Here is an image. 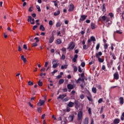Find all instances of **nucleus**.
Masks as SVG:
<instances>
[{
	"mask_svg": "<svg viewBox=\"0 0 124 124\" xmlns=\"http://www.w3.org/2000/svg\"><path fill=\"white\" fill-rule=\"evenodd\" d=\"M34 39V40H36V42H39V39L38 37H35Z\"/></svg>",
	"mask_w": 124,
	"mask_h": 124,
	"instance_id": "bf43d9fd",
	"label": "nucleus"
},
{
	"mask_svg": "<svg viewBox=\"0 0 124 124\" xmlns=\"http://www.w3.org/2000/svg\"><path fill=\"white\" fill-rule=\"evenodd\" d=\"M37 110H38V112L39 113H41V108H37Z\"/></svg>",
	"mask_w": 124,
	"mask_h": 124,
	"instance_id": "338daca9",
	"label": "nucleus"
},
{
	"mask_svg": "<svg viewBox=\"0 0 124 124\" xmlns=\"http://www.w3.org/2000/svg\"><path fill=\"white\" fill-rule=\"evenodd\" d=\"M57 43L58 44L60 45L62 43V40L61 39H58L57 40Z\"/></svg>",
	"mask_w": 124,
	"mask_h": 124,
	"instance_id": "f704fd0d",
	"label": "nucleus"
},
{
	"mask_svg": "<svg viewBox=\"0 0 124 124\" xmlns=\"http://www.w3.org/2000/svg\"><path fill=\"white\" fill-rule=\"evenodd\" d=\"M74 104H75V108L76 109H78V108H79L80 106V103L79 102V101L77 100H75L74 102Z\"/></svg>",
	"mask_w": 124,
	"mask_h": 124,
	"instance_id": "9b49d317",
	"label": "nucleus"
},
{
	"mask_svg": "<svg viewBox=\"0 0 124 124\" xmlns=\"http://www.w3.org/2000/svg\"><path fill=\"white\" fill-rule=\"evenodd\" d=\"M61 51H62V52H64V53H66V48L65 47H63L62 48Z\"/></svg>",
	"mask_w": 124,
	"mask_h": 124,
	"instance_id": "a18cd8bd",
	"label": "nucleus"
},
{
	"mask_svg": "<svg viewBox=\"0 0 124 124\" xmlns=\"http://www.w3.org/2000/svg\"><path fill=\"white\" fill-rule=\"evenodd\" d=\"M21 59L22 61H23V62H24V63H26L27 62V59L25 58V57L24 56V55L21 56Z\"/></svg>",
	"mask_w": 124,
	"mask_h": 124,
	"instance_id": "aec40b11",
	"label": "nucleus"
},
{
	"mask_svg": "<svg viewBox=\"0 0 124 124\" xmlns=\"http://www.w3.org/2000/svg\"><path fill=\"white\" fill-rule=\"evenodd\" d=\"M81 66H82V67H85V66H86V63H85V62H81Z\"/></svg>",
	"mask_w": 124,
	"mask_h": 124,
	"instance_id": "49530a36",
	"label": "nucleus"
},
{
	"mask_svg": "<svg viewBox=\"0 0 124 124\" xmlns=\"http://www.w3.org/2000/svg\"><path fill=\"white\" fill-rule=\"evenodd\" d=\"M60 14L61 12L59 10H58L57 12L54 13V16H58V15H60Z\"/></svg>",
	"mask_w": 124,
	"mask_h": 124,
	"instance_id": "5701e85b",
	"label": "nucleus"
},
{
	"mask_svg": "<svg viewBox=\"0 0 124 124\" xmlns=\"http://www.w3.org/2000/svg\"><path fill=\"white\" fill-rule=\"evenodd\" d=\"M36 8L38 9V12H41V9H40V6H39V5H36Z\"/></svg>",
	"mask_w": 124,
	"mask_h": 124,
	"instance_id": "e433bc0d",
	"label": "nucleus"
},
{
	"mask_svg": "<svg viewBox=\"0 0 124 124\" xmlns=\"http://www.w3.org/2000/svg\"><path fill=\"white\" fill-rule=\"evenodd\" d=\"M61 31H59L58 32H57V35H59L60 36L62 37V35L61 34Z\"/></svg>",
	"mask_w": 124,
	"mask_h": 124,
	"instance_id": "052dcab7",
	"label": "nucleus"
},
{
	"mask_svg": "<svg viewBox=\"0 0 124 124\" xmlns=\"http://www.w3.org/2000/svg\"><path fill=\"white\" fill-rule=\"evenodd\" d=\"M54 40H55V37L54 36H50L49 37V43H53L54 42Z\"/></svg>",
	"mask_w": 124,
	"mask_h": 124,
	"instance_id": "ddd939ff",
	"label": "nucleus"
},
{
	"mask_svg": "<svg viewBox=\"0 0 124 124\" xmlns=\"http://www.w3.org/2000/svg\"><path fill=\"white\" fill-rule=\"evenodd\" d=\"M53 2H54L55 6H56V7H58V3L57 2V1H53Z\"/></svg>",
	"mask_w": 124,
	"mask_h": 124,
	"instance_id": "13d9d810",
	"label": "nucleus"
},
{
	"mask_svg": "<svg viewBox=\"0 0 124 124\" xmlns=\"http://www.w3.org/2000/svg\"><path fill=\"white\" fill-rule=\"evenodd\" d=\"M31 21H32V22H31V25H34V18H31Z\"/></svg>",
	"mask_w": 124,
	"mask_h": 124,
	"instance_id": "4d7b16f0",
	"label": "nucleus"
},
{
	"mask_svg": "<svg viewBox=\"0 0 124 124\" xmlns=\"http://www.w3.org/2000/svg\"><path fill=\"white\" fill-rule=\"evenodd\" d=\"M83 124H89V118H85Z\"/></svg>",
	"mask_w": 124,
	"mask_h": 124,
	"instance_id": "4be33fe9",
	"label": "nucleus"
},
{
	"mask_svg": "<svg viewBox=\"0 0 124 124\" xmlns=\"http://www.w3.org/2000/svg\"><path fill=\"white\" fill-rule=\"evenodd\" d=\"M82 110H83V106L79 109V111L78 113V121H82L83 120V112H82Z\"/></svg>",
	"mask_w": 124,
	"mask_h": 124,
	"instance_id": "f03ea898",
	"label": "nucleus"
},
{
	"mask_svg": "<svg viewBox=\"0 0 124 124\" xmlns=\"http://www.w3.org/2000/svg\"><path fill=\"white\" fill-rule=\"evenodd\" d=\"M77 59H78V55L76 54L74 55V57L72 59V61L74 62H76L77 61Z\"/></svg>",
	"mask_w": 124,
	"mask_h": 124,
	"instance_id": "dca6fc26",
	"label": "nucleus"
},
{
	"mask_svg": "<svg viewBox=\"0 0 124 124\" xmlns=\"http://www.w3.org/2000/svg\"><path fill=\"white\" fill-rule=\"evenodd\" d=\"M87 17H88L87 16L84 15H81L79 20V23H81V22H83V21H85L87 18Z\"/></svg>",
	"mask_w": 124,
	"mask_h": 124,
	"instance_id": "0eeeda50",
	"label": "nucleus"
},
{
	"mask_svg": "<svg viewBox=\"0 0 124 124\" xmlns=\"http://www.w3.org/2000/svg\"><path fill=\"white\" fill-rule=\"evenodd\" d=\"M37 27H38L37 25H35V26H34L33 27L32 30H33V31H35V29H37Z\"/></svg>",
	"mask_w": 124,
	"mask_h": 124,
	"instance_id": "680f3d73",
	"label": "nucleus"
},
{
	"mask_svg": "<svg viewBox=\"0 0 124 124\" xmlns=\"http://www.w3.org/2000/svg\"><path fill=\"white\" fill-rule=\"evenodd\" d=\"M75 47V45H74V43L73 42H72L70 43L69 46L67 48V50H73L74 48Z\"/></svg>",
	"mask_w": 124,
	"mask_h": 124,
	"instance_id": "39448f33",
	"label": "nucleus"
},
{
	"mask_svg": "<svg viewBox=\"0 0 124 124\" xmlns=\"http://www.w3.org/2000/svg\"><path fill=\"white\" fill-rule=\"evenodd\" d=\"M28 85H29V86H32V85H33V82H31V81H29L28 82Z\"/></svg>",
	"mask_w": 124,
	"mask_h": 124,
	"instance_id": "8fccbe9b",
	"label": "nucleus"
},
{
	"mask_svg": "<svg viewBox=\"0 0 124 124\" xmlns=\"http://www.w3.org/2000/svg\"><path fill=\"white\" fill-rule=\"evenodd\" d=\"M90 26L92 30H94V29H96L97 28L96 25L93 22H91Z\"/></svg>",
	"mask_w": 124,
	"mask_h": 124,
	"instance_id": "f8f14e48",
	"label": "nucleus"
},
{
	"mask_svg": "<svg viewBox=\"0 0 124 124\" xmlns=\"http://www.w3.org/2000/svg\"><path fill=\"white\" fill-rule=\"evenodd\" d=\"M97 59H98L99 62H104V60H103V59H101L99 57L97 58Z\"/></svg>",
	"mask_w": 124,
	"mask_h": 124,
	"instance_id": "473e14b6",
	"label": "nucleus"
},
{
	"mask_svg": "<svg viewBox=\"0 0 124 124\" xmlns=\"http://www.w3.org/2000/svg\"><path fill=\"white\" fill-rule=\"evenodd\" d=\"M68 119L70 122H72V121H73L74 119V114L69 115Z\"/></svg>",
	"mask_w": 124,
	"mask_h": 124,
	"instance_id": "4468645a",
	"label": "nucleus"
},
{
	"mask_svg": "<svg viewBox=\"0 0 124 124\" xmlns=\"http://www.w3.org/2000/svg\"><path fill=\"white\" fill-rule=\"evenodd\" d=\"M74 10V5L71 4L69 5L68 11L69 12H72Z\"/></svg>",
	"mask_w": 124,
	"mask_h": 124,
	"instance_id": "6e6552de",
	"label": "nucleus"
},
{
	"mask_svg": "<svg viewBox=\"0 0 124 124\" xmlns=\"http://www.w3.org/2000/svg\"><path fill=\"white\" fill-rule=\"evenodd\" d=\"M87 99H88V100L89 101H93V98H92V97L91 96H87Z\"/></svg>",
	"mask_w": 124,
	"mask_h": 124,
	"instance_id": "09e8293b",
	"label": "nucleus"
},
{
	"mask_svg": "<svg viewBox=\"0 0 124 124\" xmlns=\"http://www.w3.org/2000/svg\"><path fill=\"white\" fill-rule=\"evenodd\" d=\"M78 72H80L81 73V72H82V69L81 68V67L79 66L78 67Z\"/></svg>",
	"mask_w": 124,
	"mask_h": 124,
	"instance_id": "774afa93",
	"label": "nucleus"
},
{
	"mask_svg": "<svg viewBox=\"0 0 124 124\" xmlns=\"http://www.w3.org/2000/svg\"><path fill=\"white\" fill-rule=\"evenodd\" d=\"M32 18L31 17V16H28V22H30L31 23V19Z\"/></svg>",
	"mask_w": 124,
	"mask_h": 124,
	"instance_id": "58836bf2",
	"label": "nucleus"
},
{
	"mask_svg": "<svg viewBox=\"0 0 124 124\" xmlns=\"http://www.w3.org/2000/svg\"><path fill=\"white\" fill-rule=\"evenodd\" d=\"M58 62H59V61H58V60H54L52 62L53 68H57V67H58V66H59V63H58Z\"/></svg>",
	"mask_w": 124,
	"mask_h": 124,
	"instance_id": "20e7f679",
	"label": "nucleus"
},
{
	"mask_svg": "<svg viewBox=\"0 0 124 124\" xmlns=\"http://www.w3.org/2000/svg\"><path fill=\"white\" fill-rule=\"evenodd\" d=\"M64 82V80L63 79H60L59 81V85H62Z\"/></svg>",
	"mask_w": 124,
	"mask_h": 124,
	"instance_id": "cd10ccee",
	"label": "nucleus"
},
{
	"mask_svg": "<svg viewBox=\"0 0 124 124\" xmlns=\"http://www.w3.org/2000/svg\"><path fill=\"white\" fill-rule=\"evenodd\" d=\"M81 81L82 82V83L80 84V86L81 87V90H84V85H85V78H79L78 80H76V82L77 84H78L79 81Z\"/></svg>",
	"mask_w": 124,
	"mask_h": 124,
	"instance_id": "7ed1b4c3",
	"label": "nucleus"
},
{
	"mask_svg": "<svg viewBox=\"0 0 124 124\" xmlns=\"http://www.w3.org/2000/svg\"><path fill=\"white\" fill-rule=\"evenodd\" d=\"M92 92L93 93H96V92H97L96 88L93 87L92 88Z\"/></svg>",
	"mask_w": 124,
	"mask_h": 124,
	"instance_id": "c85d7f7f",
	"label": "nucleus"
},
{
	"mask_svg": "<svg viewBox=\"0 0 124 124\" xmlns=\"http://www.w3.org/2000/svg\"><path fill=\"white\" fill-rule=\"evenodd\" d=\"M62 23L61 22H57L56 24V28H59L60 27H61V26H62Z\"/></svg>",
	"mask_w": 124,
	"mask_h": 124,
	"instance_id": "393cba45",
	"label": "nucleus"
},
{
	"mask_svg": "<svg viewBox=\"0 0 124 124\" xmlns=\"http://www.w3.org/2000/svg\"><path fill=\"white\" fill-rule=\"evenodd\" d=\"M38 85L40 87H42V86L43 85V83L42 82V81H41L40 79H39V81L38 82Z\"/></svg>",
	"mask_w": 124,
	"mask_h": 124,
	"instance_id": "a878e982",
	"label": "nucleus"
},
{
	"mask_svg": "<svg viewBox=\"0 0 124 124\" xmlns=\"http://www.w3.org/2000/svg\"><path fill=\"white\" fill-rule=\"evenodd\" d=\"M103 101V99H102V98H100L98 101V103H101Z\"/></svg>",
	"mask_w": 124,
	"mask_h": 124,
	"instance_id": "5fc2aeb1",
	"label": "nucleus"
},
{
	"mask_svg": "<svg viewBox=\"0 0 124 124\" xmlns=\"http://www.w3.org/2000/svg\"><path fill=\"white\" fill-rule=\"evenodd\" d=\"M40 31H45V28H44V26H43V25H41L40 26Z\"/></svg>",
	"mask_w": 124,
	"mask_h": 124,
	"instance_id": "bb28decb",
	"label": "nucleus"
},
{
	"mask_svg": "<svg viewBox=\"0 0 124 124\" xmlns=\"http://www.w3.org/2000/svg\"><path fill=\"white\" fill-rule=\"evenodd\" d=\"M91 40L92 41H96L95 37L93 36L91 37Z\"/></svg>",
	"mask_w": 124,
	"mask_h": 124,
	"instance_id": "a19ab883",
	"label": "nucleus"
},
{
	"mask_svg": "<svg viewBox=\"0 0 124 124\" xmlns=\"http://www.w3.org/2000/svg\"><path fill=\"white\" fill-rule=\"evenodd\" d=\"M67 106H68V107H70V108H71L73 107V106H74V103L72 102H70L68 104Z\"/></svg>",
	"mask_w": 124,
	"mask_h": 124,
	"instance_id": "f3484780",
	"label": "nucleus"
},
{
	"mask_svg": "<svg viewBox=\"0 0 124 124\" xmlns=\"http://www.w3.org/2000/svg\"><path fill=\"white\" fill-rule=\"evenodd\" d=\"M113 78L115 80H119L120 77L119 76V73L116 72L113 75Z\"/></svg>",
	"mask_w": 124,
	"mask_h": 124,
	"instance_id": "1a4fd4ad",
	"label": "nucleus"
},
{
	"mask_svg": "<svg viewBox=\"0 0 124 124\" xmlns=\"http://www.w3.org/2000/svg\"><path fill=\"white\" fill-rule=\"evenodd\" d=\"M108 15L110 17L108 16H100L98 19V22H105L106 21V22L108 23V25H111L112 22L111 21V19H113L114 15H113V13H109Z\"/></svg>",
	"mask_w": 124,
	"mask_h": 124,
	"instance_id": "f257e3e1",
	"label": "nucleus"
},
{
	"mask_svg": "<svg viewBox=\"0 0 124 124\" xmlns=\"http://www.w3.org/2000/svg\"><path fill=\"white\" fill-rule=\"evenodd\" d=\"M45 103V100H42L41 99L39 100V102L37 104V106H42L44 105Z\"/></svg>",
	"mask_w": 124,
	"mask_h": 124,
	"instance_id": "9d476101",
	"label": "nucleus"
},
{
	"mask_svg": "<svg viewBox=\"0 0 124 124\" xmlns=\"http://www.w3.org/2000/svg\"><path fill=\"white\" fill-rule=\"evenodd\" d=\"M67 89H68V90H73V89H74V88H76V85L74 84L73 85L71 84H68L67 85Z\"/></svg>",
	"mask_w": 124,
	"mask_h": 124,
	"instance_id": "423d86ee",
	"label": "nucleus"
},
{
	"mask_svg": "<svg viewBox=\"0 0 124 124\" xmlns=\"http://www.w3.org/2000/svg\"><path fill=\"white\" fill-rule=\"evenodd\" d=\"M100 47V43L97 44L96 46V49L98 50V49H99Z\"/></svg>",
	"mask_w": 124,
	"mask_h": 124,
	"instance_id": "79ce46f5",
	"label": "nucleus"
},
{
	"mask_svg": "<svg viewBox=\"0 0 124 124\" xmlns=\"http://www.w3.org/2000/svg\"><path fill=\"white\" fill-rule=\"evenodd\" d=\"M48 24L49 26H53V21L50 20Z\"/></svg>",
	"mask_w": 124,
	"mask_h": 124,
	"instance_id": "6e6d98bb",
	"label": "nucleus"
},
{
	"mask_svg": "<svg viewBox=\"0 0 124 124\" xmlns=\"http://www.w3.org/2000/svg\"><path fill=\"white\" fill-rule=\"evenodd\" d=\"M37 45H38V44H37V43L36 42H35V43H33L32 44V47H36V46H37Z\"/></svg>",
	"mask_w": 124,
	"mask_h": 124,
	"instance_id": "de8ad7c7",
	"label": "nucleus"
},
{
	"mask_svg": "<svg viewBox=\"0 0 124 124\" xmlns=\"http://www.w3.org/2000/svg\"><path fill=\"white\" fill-rule=\"evenodd\" d=\"M73 68H74V72H77V70H78V68L77 66L74 65L73 66Z\"/></svg>",
	"mask_w": 124,
	"mask_h": 124,
	"instance_id": "7c9ffc66",
	"label": "nucleus"
},
{
	"mask_svg": "<svg viewBox=\"0 0 124 124\" xmlns=\"http://www.w3.org/2000/svg\"><path fill=\"white\" fill-rule=\"evenodd\" d=\"M61 59L62 61H64V60H65V55H64V54H62L61 57Z\"/></svg>",
	"mask_w": 124,
	"mask_h": 124,
	"instance_id": "ea45409f",
	"label": "nucleus"
},
{
	"mask_svg": "<svg viewBox=\"0 0 124 124\" xmlns=\"http://www.w3.org/2000/svg\"><path fill=\"white\" fill-rule=\"evenodd\" d=\"M119 100H120V104H124V97H120V98H119Z\"/></svg>",
	"mask_w": 124,
	"mask_h": 124,
	"instance_id": "412c9836",
	"label": "nucleus"
},
{
	"mask_svg": "<svg viewBox=\"0 0 124 124\" xmlns=\"http://www.w3.org/2000/svg\"><path fill=\"white\" fill-rule=\"evenodd\" d=\"M61 32L62 35H64V34H65V30H64V29H62L61 31Z\"/></svg>",
	"mask_w": 124,
	"mask_h": 124,
	"instance_id": "72a5a7b5",
	"label": "nucleus"
},
{
	"mask_svg": "<svg viewBox=\"0 0 124 124\" xmlns=\"http://www.w3.org/2000/svg\"><path fill=\"white\" fill-rule=\"evenodd\" d=\"M102 70H104V71H107V70H105V69H106V67L104 65H102Z\"/></svg>",
	"mask_w": 124,
	"mask_h": 124,
	"instance_id": "c03bdc74",
	"label": "nucleus"
},
{
	"mask_svg": "<svg viewBox=\"0 0 124 124\" xmlns=\"http://www.w3.org/2000/svg\"><path fill=\"white\" fill-rule=\"evenodd\" d=\"M57 72H58V70H54L52 72V75H54V74H55V73H57Z\"/></svg>",
	"mask_w": 124,
	"mask_h": 124,
	"instance_id": "603ef678",
	"label": "nucleus"
},
{
	"mask_svg": "<svg viewBox=\"0 0 124 124\" xmlns=\"http://www.w3.org/2000/svg\"><path fill=\"white\" fill-rule=\"evenodd\" d=\"M65 96H66V94H61L58 97L57 99H60V98H61V99H63V98H65Z\"/></svg>",
	"mask_w": 124,
	"mask_h": 124,
	"instance_id": "2eb2a0df",
	"label": "nucleus"
},
{
	"mask_svg": "<svg viewBox=\"0 0 124 124\" xmlns=\"http://www.w3.org/2000/svg\"><path fill=\"white\" fill-rule=\"evenodd\" d=\"M66 69V68H67V65H62L61 66V69L63 70L64 69Z\"/></svg>",
	"mask_w": 124,
	"mask_h": 124,
	"instance_id": "2f4dec72",
	"label": "nucleus"
},
{
	"mask_svg": "<svg viewBox=\"0 0 124 124\" xmlns=\"http://www.w3.org/2000/svg\"><path fill=\"white\" fill-rule=\"evenodd\" d=\"M89 47L87 46V45H84L83 46V49L84 50H87Z\"/></svg>",
	"mask_w": 124,
	"mask_h": 124,
	"instance_id": "4c0bfd02",
	"label": "nucleus"
},
{
	"mask_svg": "<svg viewBox=\"0 0 124 124\" xmlns=\"http://www.w3.org/2000/svg\"><path fill=\"white\" fill-rule=\"evenodd\" d=\"M120 119H114V120L113 121V123L114 124H119L120 123Z\"/></svg>",
	"mask_w": 124,
	"mask_h": 124,
	"instance_id": "6ab92c4d",
	"label": "nucleus"
},
{
	"mask_svg": "<svg viewBox=\"0 0 124 124\" xmlns=\"http://www.w3.org/2000/svg\"><path fill=\"white\" fill-rule=\"evenodd\" d=\"M118 33L119 34H122V33H123V32L121 31L120 30H117L116 31L114 32V34H115V33Z\"/></svg>",
	"mask_w": 124,
	"mask_h": 124,
	"instance_id": "c756f323",
	"label": "nucleus"
},
{
	"mask_svg": "<svg viewBox=\"0 0 124 124\" xmlns=\"http://www.w3.org/2000/svg\"><path fill=\"white\" fill-rule=\"evenodd\" d=\"M104 48L105 50H106L108 48V45L107 44H105L104 46Z\"/></svg>",
	"mask_w": 124,
	"mask_h": 124,
	"instance_id": "37998d69",
	"label": "nucleus"
},
{
	"mask_svg": "<svg viewBox=\"0 0 124 124\" xmlns=\"http://www.w3.org/2000/svg\"><path fill=\"white\" fill-rule=\"evenodd\" d=\"M23 49H25V50L28 49V47L27 46V45H23Z\"/></svg>",
	"mask_w": 124,
	"mask_h": 124,
	"instance_id": "e2e57ef3",
	"label": "nucleus"
},
{
	"mask_svg": "<svg viewBox=\"0 0 124 124\" xmlns=\"http://www.w3.org/2000/svg\"><path fill=\"white\" fill-rule=\"evenodd\" d=\"M28 104L29 105L30 107H31V108H34L33 106L31 104V103L30 102L28 103Z\"/></svg>",
	"mask_w": 124,
	"mask_h": 124,
	"instance_id": "69168bd1",
	"label": "nucleus"
},
{
	"mask_svg": "<svg viewBox=\"0 0 124 124\" xmlns=\"http://www.w3.org/2000/svg\"><path fill=\"white\" fill-rule=\"evenodd\" d=\"M88 113H89V115H91L92 114V109L91 108H90L88 109Z\"/></svg>",
	"mask_w": 124,
	"mask_h": 124,
	"instance_id": "3c124183",
	"label": "nucleus"
},
{
	"mask_svg": "<svg viewBox=\"0 0 124 124\" xmlns=\"http://www.w3.org/2000/svg\"><path fill=\"white\" fill-rule=\"evenodd\" d=\"M103 113V107H102L101 108L100 111V114H102Z\"/></svg>",
	"mask_w": 124,
	"mask_h": 124,
	"instance_id": "0e129e2a",
	"label": "nucleus"
},
{
	"mask_svg": "<svg viewBox=\"0 0 124 124\" xmlns=\"http://www.w3.org/2000/svg\"><path fill=\"white\" fill-rule=\"evenodd\" d=\"M101 8H102L103 12H105V11H106V9L105 8V4H103L102 6L101 7Z\"/></svg>",
	"mask_w": 124,
	"mask_h": 124,
	"instance_id": "b1692460",
	"label": "nucleus"
},
{
	"mask_svg": "<svg viewBox=\"0 0 124 124\" xmlns=\"http://www.w3.org/2000/svg\"><path fill=\"white\" fill-rule=\"evenodd\" d=\"M79 98H80V99H84V98H85V95L83 94H81L79 95Z\"/></svg>",
	"mask_w": 124,
	"mask_h": 124,
	"instance_id": "c9c22d12",
	"label": "nucleus"
},
{
	"mask_svg": "<svg viewBox=\"0 0 124 124\" xmlns=\"http://www.w3.org/2000/svg\"><path fill=\"white\" fill-rule=\"evenodd\" d=\"M111 57L113 60H117V57H116V55H115V54H113V55H112Z\"/></svg>",
	"mask_w": 124,
	"mask_h": 124,
	"instance_id": "864d4df0",
	"label": "nucleus"
},
{
	"mask_svg": "<svg viewBox=\"0 0 124 124\" xmlns=\"http://www.w3.org/2000/svg\"><path fill=\"white\" fill-rule=\"evenodd\" d=\"M101 56H102V52L101 51H99L98 53L95 54L96 58H99Z\"/></svg>",
	"mask_w": 124,
	"mask_h": 124,
	"instance_id": "a211bd4d",
	"label": "nucleus"
}]
</instances>
